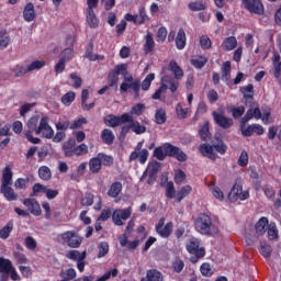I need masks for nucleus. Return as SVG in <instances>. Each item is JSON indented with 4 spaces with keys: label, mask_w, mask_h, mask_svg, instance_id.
Here are the masks:
<instances>
[{
    "label": "nucleus",
    "mask_w": 281,
    "mask_h": 281,
    "mask_svg": "<svg viewBox=\"0 0 281 281\" xmlns=\"http://www.w3.org/2000/svg\"><path fill=\"white\" fill-rule=\"evenodd\" d=\"M193 227L198 234L202 236H216L218 227L212 221V217L205 213H201L193 221Z\"/></svg>",
    "instance_id": "nucleus-1"
},
{
    "label": "nucleus",
    "mask_w": 281,
    "mask_h": 281,
    "mask_svg": "<svg viewBox=\"0 0 281 281\" xmlns=\"http://www.w3.org/2000/svg\"><path fill=\"white\" fill-rule=\"evenodd\" d=\"M13 176L14 173L12 172V168H10V166L4 167V169L2 170L0 193L9 202L19 201V193H15V191L12 188Z\"/></svg>",
    "instance_id": "nucleus-2"
},
{
    "label": "nucleus",
    "mask_w": 281,
    "mask_h": 281,
    "mask_svg": "<svg viewBox=\"0 0 281 281\" xmlns=\"http://www.w3.org/2000/svg\"><path fill=\"white\" fill-rule=\"evenodd\" d=\"M61 238V244L67 245L70 249H78L82 245V237H80L74 231H67L59 235Z\"/></svg>",
    "instance_id": "nucleus-3"
},
{
    "label": "nucleus",
    "mask_w": 281,
    "mask_h": 281,
    "mask_svg": "<svg viewBox=\"0 0 281 281\" xmlns=\"http://www.w3.org/2000/svg\"><path fill=\"white\" fill-rule=\"evenodd\" d=\"M38 115H34L26 123L29 131H26L25 137L31 144H41V138L32 136V133L36 135V131H38Z\"/></svg>",
    "instance_id": "nucleus-4"
},
{
    "label": "nucleus",
    "mask_w": 281,
    "mask_h": 281,
    "mask_svg": "<svg viewBox=\"0 0 281 281\" xmlns=\"http://www.w3.org/2000/svg\"><path fill=\"white\" fill-rule=\"evenodd\" d=\"M241 4L250 14H258L259 16L265 14V5L261 0H241Z\"/></svg>",
    "instance_id": "nucleus-5"
},
{
    "label": "nucleus",
    "mask_w": 281,
    "mask_h": 281,
    "mask_svg": "<svg viewBox=\"0 0 281 281\" xmlns=\"http://www.w3.org/2000/svg\"><path fill=\"white\" fill-rule=\"evenodd\" d=\"M247 123H243V121L240 122V133L243 135V137H251V135H254V133H256V135H265V127H262V125L260 124H250V125H245Z\"/></svg>",
    "instance_id": "nucleus-6"
},
{
    "label": "nucleus",
    "mask_w": 281,
    "mask_h": 281,
    "mask_svg": "<svg viewBox=\"0 0 281 281\" xmlns=\"http://www.w3.org/2000/svg\"><path fill=\"white\" fill-rule=\"evenodd\" d=\"M131 214H133V209L131 206L124 210H115L112 213V221L114 225L122 226L124 225L123 221H128V218H131Z\"/></svg>",
    "instance_id": "nucleus-7"
},
{
    "label": "nucleus",
    "mask_w": 281,
    "mask_h": 281,
    "mask_svg": "<svg viewBox=\"0 0 281 281\" xmlns=\"http://www.w3.org/2000/svg\"><path fill=\"white\" fill-rule=\"evenodd\" d=\"M49 120L47 117H42L40 121V125L36 130V135H43L46 139H52L54 137V128L49 126Z\"/></svg>",
    "instance_id": "nucleus-8"
},
{
    "label": "nucleus",
    "mask_w": 281,
    "mask_h": 281,
    "mask_svg": "<svg viewBox=\"0 0 281 281\" xmlns=\"http://www.w3.org/2000/svg\"><path fill=\"white\" fill-rule=\"evenodd\" d=\"M186 247L187 251L195 256V258H203L205 256V248L200 247V241L196 238H191Z\"/></svg>",
    "instance_id": "nucleus-9"
},
{
    "label": "nucleus",
    "mask_w": 281,
    "mask_h": 281,
    "mask_svg": "<svg viewBox=\"0 0 281 281\" xmlns=\"http://www.w3.org/2000/svg\"><path fill=\"white\" fill-rule=\"evenodd\" d=\"M232 194H234L235 199H239V201H247L249 199V191H243V180L240 179L235 180L229 196Z\"/></svg>",
    "instance_id": "nucleus-10"
},
{
    "label": "nucleus",
    "mask_w": 281,
    "mask_h": 281,
    "mask_svg": "<svg viewBox=\"0 0 281 281\" xmlns=\"http://www.w3.org/2000/svg\"><path fill=\"white\" fill-rule=\"evenodd\" d=\"M156 233L160 235L161 238H168L172 234V222L166 224V218H160L156 225Z\"/></svg>",
    "instance_id": "nucleus-11"
},
{
    "label": "nucleus",
    "mask_w": 281,
    "mask_h": 281,
    "mask_svg": "<svg viewBox=\"0 0 281 281\" xmlns=\"http://www.w3.org/2000/svg\"><path fill=\"white\" fill-rule=\"evenodd\" d=\"M212 117L215 124L220 126V128H224L226 131L227 128H232V126H234V120L223 114H218L217 112H212Z\"/></svg>",
    "instance_id": "nucleus-12"
},
{
    "label": "nucleus",
    "mask_w": 281,
    "mask_h": 281,
    "mask_svg": "<svg viewBox=\"0 0 281 281\" xmlns=\"http://www.w3.org/2000/svg\"><path fill=\"white\" fill-rule=\"evenodd\" d=\"M23 205L27 207L29 214H33V216H41L43 214V211L41 210V204L35 199H24Z\"/></svg>",
    "instance_id": "nucleus-13"
},
{
    "label": "nucleus",
    "mask_w": 281,
    "mask_h": 281,
    "mask_svg": "<svg viewBox=\"0 0 281 281\" xmlns=\"http://www.w3.org/2000/svg\"><path fill=\"white\" fill-rule=\"evenodd\" d=\"M160 85H162V87H166V91H171L172 93H177V91H179V79H176L172 76H164L160 80Z\"/></svg>",
    "instance_id": "nucleus-14"
},
{
    "label": "nucleus",
    "mask_w": 281,
    "mask_h": 281,
    "mask_svg": "<svg viewBox=\"0 0 281 281\" xmlns=\"http://www.w3.org/2000/svg\"><path fill=\"white\" fill-rule=\"evenodd\" d=\"M131 117L128 114L123 113L121 116H115L113 114H110L105 119V123H108V126H111V128H115L116 126H120L121 124H126Z\"/></svg>",
    "instance_id": "nucleus-15"
},
{
    "label": "nucleus",
    "mask_w": 281,
    "mask_h": 281,
    "mask_svg": "<svg viewBox=\"0 0 281 281\" xmlns=\"http://www.w3.org/2000/svg\"><path fill=\"white\" fill-rule=\"evenodd\" d=\"M170 156V143H165L161 146H158L154 150V157L158 159V161H164L166 157Z\"/></svg>",
    "instance_id": "nucleus-16"
},
{
    "label": "nucleus",
    "mask_w": 281,
    "mask_h": 281,
    "mask_svg": "<svg viewBox=\"0 0 281 281\" xmlns=\"http://www.w3.org/2000/svg\"><path fill=\"white\" fill-rule=\"evenodd\" d=\"M261 120L262 119V112L260 111V108H250L247 110L246 114L241 119L243 124H247L249 120Z\"/></svg>",
    "instance_id": "nucleus-17"
},
{
    "label": "nucleus",
    "mask_w": 281,
    "mask_h": 281,
    "mask_svg": "<svg viewBox=\"0 0 281 281\" xmlns=\"http://www.w3.org/2000/svg\"><path fill=\"white\" fill-rule=\"evenodd\" d=\"M169 157H173L177 161H188V155L172 144L169 145Z\"/></svg>",
    "instance_id": "nucleus-18"
},
{
    "label": "nucleus",
    "mask_w": 281,
    "mask_h": 281,
    "mask_svg": "<svg viewBox=\"0 0 281 281\" xmlns=\"http://www.w3.org/2000/svg\"><path fill=\"white\" fill-rule=\"evenodd\" d=\"M199 150L201 155H203V157H207V159L216 161V153H214V145L202 144L200 145Z\"/></svg>",
    "instance_id": "nucleus-19"
},
{
    "label": "nucleus",
    "mask_w": 281,
    "mask_h": 281,
    "mask_svg": "<svg viewBox=\"0 0 281 281\" xmlns=\"http://www.w3.org/2000/svg\"><path fill=\"white\" fill-rule=\"evenodd\" d=\"M168 69L172 74L173 78L177 80H183V69L179 67V64L176 60L169 61Z\"/></svg>",
    "instance_id": "nucleus-20"
},
{
    "label": "nucleus",
    "mask_w": 281,
    "mask_h": 281,
    "mask_svg": "<svg viewBox=\"0 0 281 281\" xmlns=\"http://www.w3.org/2000/svg\"><path fill=\"white\" fill-rule=\"evenodd\" d=\"M123 188L122 182L115 181L109 187L106 194L110 199H117L122 194Z\"/></svg>",
    "instance_id": "nucleus-21"
},
{
    "label": "nucleus",
    "mask_w": 281,
    "mask_h": 281,
    "mask_svg": "<svg viewBox=\"0 0 281 281\" xmlns=\"http://www.w3.org/2000/svg\"><path fill=\"white\" fill-rule=\"evenodd\" d=\"M23 19L26 23H32L36 19V11H34V3L29 2L23 10Z\"/></svg>",
    "instance_id": "nucleus-22"
},
{
    "label": "nucleus",
    "mask_w": 281,
    "mask_h": 281,
    "mask_svg": "<svg viewBox=\"0 0 281 281\" xmlns=\"http://www.w3.org/2000/svg\"><path fill=\"white\" fill-rule=\"evenodd\" d=\"M130 120L126 121V124H130L132 127L133 133L135 135H144L146 133V126L139 124V121H135L131 114H128Z\"/></svg>",
    "instance_id": "nucleus-23"
},
{
    "label": "nucleus",
    "mask_w": 281,
    "mask_h": 281,
    "mask_svg": "<svg viewBox=\"0 0 281 281\" xmlns=\"http://www.w3.org/2000/svg\"><path fill=\"white\" fill-rule=\"evenodd\" d=\"M148 149H142L140 151L134 150L130 155V161L138 159L139 164H146V161H148Z\"/></svg>",
    "instance_id": "nucleus-24"
},
{
    "label": "nucleus",
    "mask_w": 281,
    "mask_h": 281,
    "mask_svg": "<svg viewBox=\"0 0 281 281\" xmlns=\"http://www.w3.org/2000/svg\"><path fill=\"white\" fill-rule=\"evenodd\" d=\"M214 150L220 155L227 153V145L221 138V134H215V140L212 142Z\"/></svg>",
    "instance_id": "nucleus-25"
},
{
    "label": "nucleus",
    "mask_w": 281,
    "mask_h": 281,
    "mask_svg": "<svg viewBox=\"0 0 281 281\" xmlns=\"http://www.w3.org/2000/svg\"><path fill=\"white\" fill-rule=\"evenodd\" d=\"M237 46H238V40H236V37L234 36L226 37L221 45L224 52H232L236 49Z\"/></svg>",
    "instance_id": "nucleus-26"
},
{
    "label": "nucleus",
    "mask_w": 281,
    "mask_h": 281,
    "mask_svg": "<svg viewBox=\"0 0 281 281\" xmlns=\"http://www.w3.org/2000/svg\"><path fill=\"white\" fill-rule=\"evenodd\" d=\"M267 227H269V218L261 217L255 225L256 234L258 236H265Z\"/></svg>",
    "instance_id": "nucleus-27"
},
{
    "label": "nucleus",
    "mask_w": 281,
    "mask_h": 281,
    "mask_svg": "<svg viewBox=\"0 0 281 281\" xmlns=\"http://www.w3.org/2000/svg\"><path fill=\"white\" fill-rule=\"evenodd\" d=\"M140 281H164V274L157 269H150L146 272V278Z\"/></svg>",
    "instance_id": "nucleus-28"
},
{
    "label": "nucleus",
    "mask_w": 281,
    "mask_h": 281,
    "mask_svg": "<svg viewBox=\"0 0 281 281\" xmlns=\"http://www.w3.org/2000/svg\"><path fill=\"white\" fill-rule=\"evenodd\" d=\"M144 53L150 54V52L155 49V38L153 37V33L147 32V34L144 37Z\"/></svg>",
    "instance_id": "nucleus-29"
},
{
    "label": "nucleus",
    "mask_w": 281,
    "mask_h": 281,
    "mask_svg": "<svg viewBox=\"0 0 281 281\" xmlns=\"http://www.w3.org/2000/svg\"><path fill=\"white\" fill-rule=\"evenodd\" d=\"M192 67L195 69H203L207 65V57L205 56H194L190 60Z\"/></svg>",
    "instance_id": "nucleus-30"
},
{
    "label": "nucleus",
    "mask_w": 281,
    "mask_h": 281,
    "mask_svg": "<svg viewBox=\"0 0 281 281\" xmlns=\"http://www.w3.org/2000/svg\"><path fill=\"white\" fill-rule=\"evenodd\" d=\"M86 19L89 27L95 29L100 25V20L95 16L94 11H86Z\"/></svg>",
    "instance_id": "nucleus-31"
},
{
    "label": "nucleus",
    "mask_w": 281,
    "mask_h": 281,
    "mask_svg": "<svg viewBox=\"0 0 281 281\" xmlns=\"http://www.w3.org/2000/svg\"><path fill=\"white\" fill-rule=\"evenodd\" d=\"M89 170L93 175H97L100 172V170H102V162H100V158L98 156L89 160Z\"/></svg>",
    "instance_id": "nucleus-32"
},
{
    "label": "nucleus",
    "mask_w": 281,
    "mask_h": 281,
    "mask_svg": "<svg viewBox=\"0 0 281 281\" xmlns=\"http://www.w3.org/2000/svg\"><path fill=\"white\" fill-rule=\"evenodd\" d=\"M101 138L104 144H108V146H111L113 142H115V134H113V131L109 128H104L101 133Z\"/></svg>",
    "instance_id": "nucleus-33"
},
{
    "label": "nucleus",
    "mask_w": 281,
    "mask_h": 281,
    "mask_svg": "<svg viewBox=\"0 0 281 281\" xmlns=\"http://www.w3.org/2000/svg\"><path fill=\"white\" fill-rule=\"evenodd\" d=\"M188 8L189 10H191V12H201V10H206L207 3L203 0H198V1L190 2L188 4Z\"/></svg>",
    "instance_id": "nucleus-34"
},
{
    "label": "nucleus",
    "mask_w": 281,
    "mask_h": 281,
    "mask_svg": "<svg viewBox=\"0 0 281 281\" xmlns=\"http://www.w3.org/2000/svg\"><path fill=\"white\" fill-rule=\"evenodd\" d=\"M176 47L177 49H186V31H183V29H179L178 31L176 36Z\"/></svg>",
    "instance_id": "nucleus-35"
},
{
    "label": "nucleus",
    "mask_w": 281,
    "mask_h": 281,
    "mask_svg": "<svg viewBox=\"0 0 281 281\" xmlns=\"http://www.w3.org/2000/svg\"><path fill=\"white\" fill-rule=\"evenodd\" d=\"M77 273H76V269L74 268H69L67 270H61L59 272V277L61 278L60 281H71L75 280Z\"/></svg>",
    "instance_id": "nucleus-36"
},
{
    "label": "nucleus",
    "mask_w": 281,
    "mask_h": 281,
    "mask_svg": "<svg viewBox=\"0 0 281 281\" xmlns=\"http://www.w3.org/2000/svg\"><path fill=\"white\" fill-rule=\"evenodd\" d=\"M66 258H68V260H76L78 262V261L85 260L87 258V251L79 252L78 250H70L66 255Z\"/></svg>",
    "instance_id": "nucleus-37"
},
{
    "label": "nucleus",
    "mask_w": 281,
    "mask_h": 281,
    "mask_svg": "<svg viewBox=\"0 0 281 281\" xmlns=\"http://www.w3.org/2000/svg\"><path fill=\"white\" fill-rule=\"evenodd\" d=\"M144 111H146V104L137 103L131 109L130 113H124V114L131 115V117H133V115H137L139 117V115L144 113Z\"/></svg>",
    "instance_id": "nucleus-38"
},
{
    "label": "nucleus",
    "mask_w": 281,
    "mask_h": 281,
    "mask_svg": "<svg viewBox=\"0 0 281 281\" xmlns=\"http://www.w3.org/2000/svg\"><path fill=\"white\" fill-rule=\"evenodd\" d=\"M38 177L42 181H49L52 179V169L47 166H42L38 168Z\"/></svg>",
    "instance_id": "nucleus-39"
},
{
    "label": "nucleus",
    "mask_w": 281,
    "mask_h": 281,
    "mask_svg": "<svg viewBox=\"0 0 281 281\" xmlns=\"http://www.w3.org/2000/svg\"><path fill=\"white\" fill-rule=\"evenodd\" d=\"M153 80H155V74L147 75L142 83L139 82V89H142V91H148L153 85Z\"/></svg>",
    "instance_id": "nucleus-40"
},
{
    "label": "nucleus",
    "mask_w": 281,
    "mask_h": 281,
    "mask_svg": "<svg viewBox=\"0 0 281 281\" xmlns=\"http://www.w3.org/2000/svg\"><path fill=\"white\" fill-rule=\"evenodd\" d=\"M168 117L166 116V110L160 108L155 112V122L156 124H166Z\"/></svg>",
    "instance_id": "nucleus-41"
},
{
    "label": "nucleus",
    "mask_w": 281,
    "mask_h": 281,
    "mask_svg": "<svg viewBox=\"0 0 281 281\" xmlns=\"http://www.w3.org/2000/svg\"><path fill=\"white\" fill-rule=\"evenodd\" d=\"M12 229H14V224L9 222L2 229H0V238L2 240H7V238H10Z\"/></svg>",
    "instance_id": "nucleus-42"
},
{
    "label": "nucleus",
    "mask_w": 281,
    "mask_h": 281,
    "mask_svg": "<svg viewBox=\"0 0 281 281\" xmlns=\"http://www.w3.org/2000/svg\"><path fill=\"white\" fill-rule=\"evenodd\" d=\"M190 192H192V187L190 184L182 187L181 190L177 193L178 203H181V201H183V199H186Z\"/></svg>",
    "instance_id": "nucleus-43"
},
{
    "label": "nucleus",
    "mask_w": 281,
    "mask_h": 281,
    "mask_svg": "<svg viewBox=\"0 0 281 281\" xmlns=\"http://www.w3.org/2000/svg\"><path fill=\"white\" fill-rule=\"evenodd\" d=\"M199 134L203 142H207V139H210V123L207 121L204 122L203 126L199 131Z\"/></svg>",
    "instance_id": "nucleus-44"
},
{
    "label": "nucleus",
    "mask_w": 281,
    "mask_h": 281,
    "mask_svg": "<svg viewBox=\"0 0 281 281\" xmlns=\"http://www.w3.org/2000/svg\"><path fill=\"white\" fill-rule=\"evenodd\" d=\"M11 268H12V261L10 259L0 257V273H8V271Z\"/></svg>",
    "instance_id": "nucleus-45"
},
{
    "label": "nucleus",
    "mask_w": 281,
    "mask_h": 281,
    "mask_svg": "<svg viewBox=\"0 0 281 281\" xmlns=\"http://www.w3.org/2000/svg\"><path fill=\"white\" fill-rule=\"evenodd\" d=\"M232 74V63L225 61L222 66V79L229 80V75Z\"/></svg>",
    "instance_id": "nucleus-46"
},
{
    "label": "nucleus",
    "mask_w": 281,
    "mask_h": 281,
    "mask_svg": "<svg viewBox=\"0 0 281 281\" xmlns=\"http://www.w3.org/2000/svg\"><path fill=\"white\" fill-rule=\"evenodd\" d=\"M268 238L269 240H278V227L276 223H270L268 225Z\"/></svg>",
    "instance_id": "nucleus-47"
},
{
    "label": "nucleus",
    "mask_w": 281,
    "mask_h": 281,
    "mask_svg": "<svg viewBox=\"0 0 281 281\" xmlns=\"http://www.w3.org/2000/svg\"><path fill=\"white\" fill-rule=\"evenodd\" d=\"M74 153L77 157H82V155H87L89 153V146L82 143L76 147H74Z\"/></svg>",
    "instance_id": "nucleus-48"
},
{
    "label": "nucleus",
    "mask_w": 281,
    "mask_h": 281,
    "mask_svg": "<svg viewBox=\"0 0 281 281\" xmlns=\"http://www.w3.org/2000/svg\"><path fill=\"white\" fill-rule=\"evenodd\" d=\"M240 92L243 93L246 100H251V98H254V85L241 87Z\"/></svg>",
    "instance_id": "nucleus-49"
},
{
    "label": "nucleus",
    "mask_w": 281,
    "mask_h": 281,
    "mask_svg": "<svg viewBox=\"0 0 281 281\" xmlns=\"http://www.w3.org/2000/svg\"><path fill=\"white\" fill-rule=\"evenodd\" d=\"M44 66H45V60H35L26 67L29 69V74H32V71H38V69H43Z\"/></svg>",
    "instance_id": "nucleus-50"
},
{
    "label": "nucleus",
    "mask_w": 281,
    "mask_h": 281,
    "mask_svg": "<svg viewBox=\"0 0 281 281\" xmlns=\"http://www.w3.org/2000/svg\"><path fill=\"white\" fill-rule=\"evenodd\" d=\"M97 157L101 162V166H113V157L108 156L106 154H98Z\"/></svg>",
    "instance_id": "nucleus-51"
},
{
    "label": "nucleus",
    "mask_w": 281,
    "mask_h": 281,
    "mask_svg": "<svg viewBox=\"0 0 281 281\" xmlns=\"http://www.w3.org/2000/svg\"><path fill=\"white\" fill-rule=\"evenodd\" d=\"M47 187L45 184H41V183H35L32 188V193L31 196H38V194L46 192Z\"/></svg>",
    "instance_id": "nucleus-52"
},
{
    "label": "nucleus",
    "mask_w": 281,
    "mask_h": 281,
    "mask_svg": "<svg viewBox=\"0 0 281 281\" xmlns=\"http://www.w3.org/2000/svg\"><path fill=\"white\" fill-rule=\"evenodd\" d=\"M98 249H99V252H98V258H104V256H106V254H109V243L106 241H101L99 245H98Z\"/></svg>",
    "instance_id": "nucleus-53"
},
{
    "label": "nucleus",
    "mask_w": 281,
    "mask_h": 281,
    "mask_svg": "<svg viewBox=\"0 0 281 281\" xmlns=\"http://www.w3.org/2000/svg\"><path fill=\"white\" fill-rule=\"evenodd\" d=\"M27 183H30L29 178H18L14 182L15 190H25L27 188Z\"/></svg>",
    "instance_id": "nucleus-54"
},
{
    "label": "nucleus",
    "mask_w": 281,
    "mask_h": 281,
    "mask_svg": "<svg viewBox=\"0 0 281 281\" xmlns=\"http://www.w3.org/2000/svg\"><path fill=\"white\" fill-rule=\"evenodd\" d=\"M75 100H76V92L74 91L67 92L61 97V102L66 106H69V104H71V102H74Z\"/></svg>",
    "instance_id": "nucleus-55"
},
{
    "label": "nucleus",
    "mask_w": 281,
    "mask_h": 281,
    "mask_svg": "<svg viewBox=\"0 0 281 281\" xmlns=\"http://www.w3.org/2000/svg\"><path fill=\"white\" fill-rule=\"evenodd\" d=\"M24 245H25L26 249H30V251H35L36 247H37L36 239H34V237H32V236H27L24 239Z\"/></svg>",
    "instance_id": "nucleus-56"
},
{
    "label": "nucleus",
    "mask_w": 281,
    "mask_h": 281,
    "mask_svg": "<svg viewBox=\"0 0 281 281\" xmlns=\"http://www.w3.org/2000/svg\"><path fill=\"white\" fill-rule=\"evenodd\" d=\"M137 25H142L148 21V15L146 14V9L140 8L138 14H136Z\"/></svg>",
    "instance_id": "nucleus-57"
},
{
    "label": "nucleus",
    "mask_w": 281,
    "mask_h": 281,
    "mask_svg": "<svg viewBox=\"0 0 281 281\" xmlns=\"http://www.w3.org/2000/svg\"><path fill=\"white\" fill-rule=\"evenodd\" d=\"M200 271L204 278H211V276L214 274V271H212V266L210 263H202L200 267Z\"/></svg>",
    "instance_id": "nucleus-58"
},
{
    "label": "nucleus",
    "mask_w": 281,
    "mask_h": 281,
    "mask_svg": "<svg viewBox=\"0 0 281 281\" xmlns=\"http://www.w3.org/2000/svg\"><path fill=\"white\" fill-rule=\"evenodd\" d=\"M238 166L240 168H245L249 164V154H247L246 150H243L238 160H237Z\"/></svg>",
    "instance_id": "nucleus-59"
},
{
    "label": "nucleus",
    "mask_w": 281,
    "mask_h": 281,
    "mask_svg": "<svg viewBox=\"0 0 281 281\" xmlns=\"http://www.w3.org/2000/svg\"><path fill=\"white\" fill-rule=\"evenodd\" d=\"M13 74H15L16 78H21L22 76H25L26 74H30V70L27 69V66H15L13 68Z\"/></svg>",
    "instance_id": "nucleus-60"
},
{
    "label": "nucleus",
    "mask_w": 281,
    "mask_h": 281,
    "mask_svg": "<svg viewBox=\"0 0 281 281\" xmlns=\"http://www.w3.org/2000/svg\"><path fill=\"white\" fill-rule=\"evenodd\" d=\"M200 46L202 49H210L212 47V40H210L207 35H202L200 37Z\"/></svg>",
    "instance_id": "nucleus-61"
},
{
    "label": "nucleus",
    "mask_w": 281,
    "mask_h": 281,
    "mask_svg": "<svg viewBox=\"0 0 281 281\" xmlns=\"http://www.w3.org/2000/svg\"><path fill=\"white\" fill-rule=\"evenodd\" d=\"M175 183L172 181L166 184V196L167 199H175Z\"/></svg>",
    "instance_id": "nucleus-62"
},
{
    "label": "nucleus",
    "mask_w": 281,
    "mask_h": 281,
    "mask_svg": "<svg viewBox=\"0 0 281 281\" xmlns=\"http://www.w3.org/2000/svg\"><path fill=\"white\" fill-rule=\"evenodd\" d=\"M93 194L91 193H87L82 199H81V205L89 207L91 205H93Z\"/></svg>",
    "instance_id": "nucleus-63"
},
{
    "label": "nucleus",
    "mask_w": 281,
    "mask_h": 281,
    "mask_svg": "<svg viewBox=\"0 0 281 281\" xmlns=\"http://www.w3.org/2000/svg\"><path fill=\"white\" fill-rule=\"evenodd\" d=\"M69 120H59L56 124L55 127L57 131H67L69 128Z\"/></svg>",
    "instance_id": "nucleus-64"
}]
</instances>
